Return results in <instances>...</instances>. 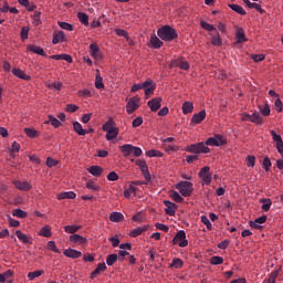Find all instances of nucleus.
<instances>
[{"label":"nucleus","mask_w":283,"mask_h":283,"mask_svg":"<svg viewBox=\"0 0 283 283\" xmlns=\"http://www.w3.org/2000/svg\"><path fill=\"white\" fill-rule=\"evenodd\" d=\"M157 34L161 41H174L175 39H178V32L170 25L159 28Z\"/></svg>","instance_id":"nucleus-1"},{"label":"nucleus","mask_w":283,"mask_h":283,"mask_svg":"<svg viewBox=\"0 0 283 283\" xmlns=\"http://www.w3.org/2000/svg\"><path fill=\"white\" fill-rule=\"evenodd\" d=\"M139 90H145L146 96H150L156 91V84L151 80L145 81L144 83L134 84L130 92H138Z\"/></svg>","instance_id":"nucleus-2"},{"label":"nucleus","mask_w":283,"mask_h":283,"mask_svg":"<svg viewBox=\"0 0 283 283\" xmlns=\"http://www.w3.org/2000/svg\"><path fill=\"white\" fill-rule=\"evenodd\" d=\"M119 150L122 154H124L125 158L128 156H135V158H138L139 156H143V149L140 147L132 146V144H125L119 147Z\"/></svg>","instance_id":"nucleus-3"},{"label":"nucleus","mask_w":283,"mask_h":283,"mask_svg":"<svg viewBox=\"0 0 283 283\" xmlns=\"http://www.w3.org/2000/svg\"><path fill=\"white\" fill-rule=\"evenodd\" d=\"M176 189H178L181 196L188 198L193 193V184L190 181H180L176 185Z\"/></svg>","instance_id":"nucleus-4"},{"label":"nucleus","mask_w":283,"mask_h":283,"mask_svg":"<svg viewBox=\"0 0 283 283\" xmlns=\"http://www.w3.org/2000/svg\"><path fill=\"white\" fill-rule=\"evenodd\" d=\"M186 151L190 154H209L211 149L205 145V143L192 144L186 148Z\"/></svg>","instance_id":"nucleus-5"},{"label":"nucleus","mask_w":283,"mask_h":283,"mask_svg":"<svg viewBox=\"0 0 283 283\" xmlns=\"http://www.w3.org/2000/svg\"><path fill=\"white\" fill-rule=\"evenodd\" d=\"M172 244H178L180 248H185L189 245V241L187 240V233L185 230H180L172 239Z\"/></svg>","instance_id":"nucleus-6"},{"label":"nucleus","mask_w":283,"mask_h":283,"mask_svg":"<svg viewBox=\"0 0 283 283\" xmlns=\"http://www.w3.org/2000/svg\"><path fill=\"white\" fill-rule=\"evenodd\" d=\"M137 167H139L145 180L149 182L151 180V175L149 174V167L145 160L138 159L136 161Z\"/></svg>","instance_id":"nucleus-7"},{"label":"nucleus","mask_w":283,"mask_h":283,"mask_svg":"<svg viewBox=\"0 0 283 283\" xmlns=\"http://www.w3.org/2000/svg\"><path fill=\"white\" fill-rule=\"evenodd\" d=\"M211 168L209 166H205L199 171V177L202 180V185H211V174L209 172Z\"/></svg>","instance_id":"nucleus-8"},{"label":"nucleus","mask_w":283,"mask_h":283,"mask_svg":"<svg viewBox=\"0 0 283 283\" xmlns=\"http://www.w3.org/2000/svg\"><path fill=\"white\" fill-rule=\"evenodd\" d=\"M138 103H140V98L132 97L126 105L127 114H134V112H136L137 108L140 107Z\"/></svg>","instance_id":"nucleus-9"},{"label":"nucleus","mask_w":283,"mask_h":283,"mask_svg":"<svg viewBox=\"0 0 283 283\" xmlns=\"http://www.w3.org/2000/svg\"><path fill=\"white\" fill-rule=\"evenodd\" d=\"M163 98L161 97H155L150 101H148L147 105L153 112H158L160 107H163Z\"/></svg>","instance_id":"nucleus-10"},{"label":"nucleus","mask_w":283,"mask_h":283,"mask_svg":"<svg viewBox=\"0 0 283 283\" xmlns=\"http://www.w3.org/2000/svg\"><path fill=\"white\" fill-rule=\"evenodd\" d=\"M174 67H179L180 70H189V62L182 59L172 60L170 62V69L174 70Z\"/></svg>","instance_id":"nucleus-11"},{"label":"nucleus","mask_w":283,"mask_h":283,"mask_svg":"<svg viewBox=\"0 0 283 283\" xmlns=\"http://www.w3.org/2000/svg\"><path fill=\"white\" fill-rule=\"evenodd\" d=\"M13 185L15 189L20 191H30V189H32V184L28 181L13 180Z\"/></svg>","instance_id":"nucleus-12"},{"label":"nucleus","mask_w":283,"mask_h":283,"mask_svg":"<svg viewBox=\"0 0 283 283\" xmlns=\"http://www.w3.org/2000/svg\"><path fill=\"white\" fill-rule=\"evenodd\" d=\"M90 50H91V56L93 59H96V61H101V59H103V55L101 54V48H98V44L92 43L90 45Z\"/></svg>","instance_id":"nucleus-13"},{"label":"nucleus","mask_w":283,"mask_h":283,"mask_svg":"<svg viewBox=\"0 0 283 283\" xmlns=\"http://www.w3.org/2000/svg\"><path fill=\"white\" fill-rule=\"evenodd\" d=\"M165 205V211L167 213V216H176V209H178V206H176V203L169 201V200H165L164 201Z\"/></svg>","instance_id":"nucleus-14"},{"label":"nucleus","mask_w":283,"mask_h":283,"mask_svg":"<svg viewBox=\"0 0 283 283\" xmlns=\"http://www.w3.org/2000/svg\"><path fill=\"white\" fill-rule=\"evenodd\" d=\"M64 255L66 258H71L72 260H78V258H81L83 255V253L78 250H75V249H67V250H64Z\"/></svg>","instance_id":"nucleus-15"},{"label":"nucleus","mask_w":283,"mask_h":283,"mask_svg":"<svg viewBox=\"0 0 283 283\" xmlns=\"http://www.w3.org/2000/svg\"><path fill=\"white\" fill-rule=\"evenodd\" d=\"M243 120H250L251 123H255L256 125H262V115L260 113H254L252 115H245Z\"/></svg>","instance_id":"nucleus-16"},{"label":"nucleus","mask_w":283,"mask_h":283,"mask_svg":"<svg viewBox=\"0 0 283 283\" xmlns=\"http://www.w3.org/2000/svg\"><path fill=\"white\" fill-rule=\"evenodd\" d=\"M70 242L73 244H87V238L81 234H72L70 235Z\"/></svg>","instance_id":"nucleus-17"},{"label":"nucleus","mask_w":283,"mask_h":283,"mask_svg":"<svg viewBox=\"0 0 283 283\" xmlns=\"http://www.w3.org/2000/svg\"><path fill=\"white\" fill-rule=\"evenodd\" d=\"M205 118H207V112L200 111L199 113H197L192 116L191 123H193L195 125H200V123H202V120H205Z\"/></svg>","instance_id":"nucleus-18"},{"label":"nucleus","mask_w":283,"mask_h":283,"mask_svg":"<svg viewBox=\"0 0 283 283\" xmlns=\"http://www.w3.org/2000/svg\"><path fill=\"white\" fill-rule=\"evenodd\" d=\"M28 52H33V54H39L40 56H48L45 51L41 46H36L35 44H29L27 46Z\"/></svg>","instance_id":"nucleus-19"},{"label":"nucleus","mask_w":283,"mask_h":283,"mask_svg":"<svg viewBox=\"0 0 283 283\" xmlns=\"http://www.w3.org/2000/svg\"><path fill=\"white\" fill-rule=\"evenodd\" d=\"M12 74L14 76H17L18 78H22V81H31L32 80V77L30 75L25 74V72L21 69H13Z\"/></svg>","instance_id":"nucleus-20"},{"label":"nucleus","mask_w":283,"mask_h":283,"mask_svg":"<svg viewBox=\"0 0 283 283\" xmlns=\"http://www.w3.org/2000/svg\"><path fill=\"white\" fill-rule=\"evenodd\" d=\"M264 222H266V216L259 217L254 221H251L250 227L251 229H262L260 224H264Z\"/></svg>","instance_id":"nucleus-21"},{"label":"nucleus","mask_w":283,"mask_h":283,"mask_svg":"<svg viewBox=\"0 0 283 283\" xmlns=\"http://www.w3.org/2000/svg\"><path fill=\"white\" fill-rule=\"evenodd\" d=\"M63 41H65V32L63 31L55 32L52 40L53 45L63 43Z\"/></svg>","instance_id":"nucleus-22"},{"label":"nucleus","mask_w":283,"mask_h":283,"mask_svg":"<svg viewBox=\"0 0 283 283\" xmlns=\"http://www.w3.org/2000/svg\"><path fill=\"white\" fill-rule=\"evenodd\" d=\"M147 229H149V226L136 228L130 231L129 235H130V238H138V235H142L143 233H145V231H147Z\"/></svg>","instance_id":"nucleus-23"},{"label":"nucleus","mask_w":283,"mask_h":283,"mask_svg":"<svg viewBox=\"0 0 283 283\" xmlns=\"http://www.w3.org/2000/svg\"><path fill=\"white\" fill-rule=\"evenodd\" d=\"M103 271H107V265L105 263H98L97 268L92 272L91 279L94 280L96 275H101Z\"/></svg>","instance_id":"nucleus-24"},{"label":"nucleus","mask_w":283,"mask_h":283,"mask_svg":"<svg viewBox=\"0 0 283 283\" xmlns=\"http://www.w3.org/2000/svg\"><path fill=\"white\" fill-rule=\"evenodd\" d=\"M243 3H245L248 8L256 10L258 12H260V14H264V9H262V6H260L259 3L250 2V0H243Z\"/></svg>","instance_id":"nucleus-25"},{"label":"nucleus","mask_w":283,"mask_h":283,"mask_svg":"<svg viewBox=\"0 0 283 283\" xmlns=\"http://www.w3.org/2000/svg\"><path fill=\"white\" fill-rule=\"evenodd\" d=\"M150 44L155 50H160V48H163V41L156 36V34L150 36Z\"/></svg>","instance_id":"nucleus-26"},{"label":"nucleus","mask_w":283,"mask_h":283,"mask_svg":"<svg viewBox=\"0 0 283 283\" xmlns=\"http://www.w3.org/2000/svg\"><path fill=\"white\" fill-rule=\"evenodd\" d=\"M75 198L74 191L62 192L57 196V200H74Z\"/></svg>","instance_id":"nucleus-27"},{"label":"nucleus","mask_w":283,"mask_h":283,"mask_svg":"<svg viewBox=\"0 0 283 283\" xmlns=\"http://www.w3.org/2000/svg\"><path fill=\"white\" fill-rule=\"evenodd\" d=\"M15 235H17L18 240L23 242V244H31L30 237H28V234L23 233L21 230H17Z\"/></svg>","instance_id":"nucleus-28"},{"label":"nucleus","mask_w":283,"mask_h":283,"mask_svg":"<svg viewBox=\"0 0 283 283\" xmlns=\"http://www.w3.org/2000/svg\"><path fill=\"white\" fill-rule=\"evenodd\" d=\"M211 43L216 46L222 45V38H220V33L217 31L214 33H210Z\"/></svg>","instance_id":"nucleus-29"},{"label":"nucleus","mask_w":283,"mask_h":283,"mask_svg":"<svg viewBox=\"0 0 283 283\" xmlns=\"http://www.w3.org/2000/svg\"><path fill=\"white\" fill-rule=\"evenodd\" d=\"M88 174H92V176H95L96 178H98V176L103 175V167H101V166H91L88 168Z\"/></svg>","instance_id":"nucleus-30"},{"label":"nucleus","mask_w":283,"mask_h":283,"mask_svg":"<svg viewBox=\"0 0 283 283\" xmlns=\"http://www.w3.org/2000/svg\"><path fill=\"white\" fill-rule=\"evenodd\" d=\"M260 202L262 205L261 207L262 211L266 212L271 210V206L273 205V201L271 199L262 198L260 199Z\"/></svg>","instance_id":"nucleus-31"},{"label":"nucleus","mask_w":283,"mask_h":283,"mask_svg":"<svg viewBox=\"0 0 283 283\" xmlns=\"http://www.w3.org/2000/svg\"><path fill=\"white\" fill-rule=\"evenodd\" d=\"M230 10H233V12H237V14H241V17H244L247 14V11L244 8L240 7V4H228Z\"/></svg>","instance_id":"nucleus-32"},{"label":"nucleus","mask_w":283,"mask_h":283,"mask_svg":"<svg viewBox=\"0 0 283 283\" xmlns=\"http://www.w3.org/2000/svg\"><path fill=\"white\" fill-rule=\"evenodd\" d=\"M73 129L78 134V136H85V134H87V130L83 129V125L78 122L73 123Z\"/></svg>","instance_id":"nucleus-33"},{"label":"nucleus","mask_w":283,"mask_h":283,"mask_svg":"<svg viewBox=\"0 0 283 283\" xmlns=\"http://www.w3.org/2000/svg\"><path fill=\"white\" fill-rule=\"evenodd\" d=\"M125 216H123L120 212H112L109 216L111 222H123Z\"/></svg>","instance_id":"nucleus-34"},{"label":"nucleus","mask_w":283,"mask_h":283,"mask_svg":"<svg viewBox=\"0 0 283 283\" xmlns=\"http://www.w3.org/2000/svg\"><path fill=\"white\" fill-rule=\"evenodd\" d=\"M200 25L203 30H207L208 32H210V34H216V32H218V30L214 29L213 25L208 23L207 21H201Z\"/></svg>","instance_id":"nucleus-35"},{"label":"nucleus","mask_w":283,"mask_h":283,"mask_svg":"<svg viewBox=\"0 0 283 283\" xmlns=\"http://www.w3.org/2000/svg\"><path fill=\"white\" fill-rule=\"evenodd\" d=\"M191 112H193V103H191V102H185V103L182 104V113H184L185 115H187V114H191Z\"/></svg>","instance_id":"nucleus-36"},{"label":"nucleus","mask_w":283,"mask_h":283,"mask_svg":"<svg viewBox=\"0 0 283 283\" xmlns=\"http://www.w3.org/2000/svg\"><path fill=\"white\" fill-rule=\"evenodd\" d=\"M77 19L83 25H90V17L86 13L78 12Z\"/></svg>","instance_id":"nucleus-37"},{"label":"nucleus","mask_w":283,"mask_h":283,"mask_svg":"<svg viewBox=\"0 0 283 283\" xmlns=\"http://www.w3.org/2000/svg\"><path fill=\"white\" fill-rule=\"evenodd\" d=\"M118 262V254H109L106 258V264L107 266H114Z\"/></svg>","instance_id":"nucleus-38"},{"label":"nucleus","mask_w":283,"mask_h":283,"mask_svg":"<svg viewBox=\"0 0 283 283\" xmlns=\"http://www.w3.org/2000/svg\"><path fill=\"white\" fill-rule=\"evenodd\" d=\"M118 132H119L118 127H115L112 130H108L105 136L106 140H114V138L118 136Z\"/></svg>","instance_id":"nucleus-39"},{"label":"nucleus","mask_w":283,"mask_h":283,"mask_svg":"<svg viewBox=\"0 0 283 283\" xmlns=\"http://www.w3.org/2000/svg\"><path fill=\"white\" fill-rule=\"evenodd\" d=\"M86 189H90L91 191H101V186L96 185L94 180H88L86 182Z\"/></svg>","instance_id":"nucleus-40"},{"label":"nucleus","mask_w":283,"mask_h":283,"mask_svg":"<svg viewBox=\"0 0 283 283\" xmlns=\"http://www.w3.org/2000/svg\"><path fill=\"white\" fill-rule=\"evenodd\" d=\"M146 156H148V158H163V153L159 150L150 149L146 151Z\"/></svg>","instance_id":"nucleus-41"},{"label":"nucleus","mask_w":283,"mask_h":283,"mask_svg":"<svg viewBox=\"0 0 283 283\" xmlns=\"http://www.w3.org/2000/svg\"><path fill=\"white\" fill-rule=\"evenodd\" d=\"M80 229H81V226H66V227H64L65 233H71L72 235H74L76 233V231H78Z\"/></svg>","instance_id":"nucleus-42"},{"label":"nucleus","mask_w":283,"mask_h":283,"mask_svg":"<svg viewBox=\"0 0 283 283\" xmlns=\"http://www.w3.org/2000/svg\"><path fill=\"white\" fill-rule=\"evenodd\" d=\"M182 260L181 259H178V258H175L172 259V262L170 263V269H182Z\"/></svg>","instance_id":"nucleus-43"},{"label":"nucleus","mask_w":283,"mask_h":283,"mask_svg":"<svg viewBox=\"0 0 283 283\" xmlns=\"http://www.w3.org/2000/svg\"><path fill=\"white\" fill-rule=\"evenodd\" d=\"M49 90H55V92H61L63 88V83L61 82H53L51 84H48Z\"/></svg>","instance_id":"nucleus-44"},{"label":"nucleus","mask_w":283,"mask_h":283,"mask_svg":"<svg viewBox=\"0 0 283 283\" xmlns=\"http://www.w3.org/2000/svg\"><path fill=\"white\" fill-rule=\"evenodd\" d=\"M40 235H43V238H52V230L49 226H45L40 230Z\"/></svg>","instance_id":"nucleus-45"},{"label":"nucleus","mask_w":283,"mask_h":283,"mask_svg":"<svg viewBox=\"0 0 283 283\" xmlns=\"http://www.w3.org/2000/svg\"><path fill=\"white\" fill-rule=\"evenodd\" d=\"M95 87L96 90H103L105 87V84L103 83V77L101 74H97L95 77Z\"/></svg>","instance_id":"nucleus-46"},{"label":"nucleus","mask_w":283,"mask_h":283,"mask_svg":"<svg viewBox=\"0 0 283 283\" xmlns=\"http://www.w3.org/2000/svg\"><path fill=\"white\" fill-rule=\"evenodd\" d=\"M12 216H14L15 218H28V212L21 210V209H14L12 210Z\"/></svg>","instance_id":"nucleus-47"},{"label":"nucleus","mask_w":283,"mask_h":283,"mask_svg":"<svg viewBox=\"0 0 283 283\" xmlns=\"http://www.w3.org/2000/svg\"><path fill=\"white\" fill-rule=\"evenodd\" d=\"M116 127H114V120H108V122H106L104 125H103V127H102V129H103V132H106V134L108 133V132H111V130H113V129H115Z\"/></svg>","instance_id":"nucleus-48"},{"label":"nucleus","mask_w":283,"mask_h":283,"mask_svg":"<svg viewBox=\"0 0 283 283\" xmlns=\"http://www.w3.org/2000/svg\"><path fill=\"white\" fill-rule=\"evenodd\" d=\"M170 198H172V200L175 201V202H184V198H182V196H180V193L178 192V191H171L170 192Z\"/></svg>","instance_id":"nucleus-49"},{"label":"nucleus","mask_w":283,"mask_h":283,"mask_svg":"<svg viewBox=\"0 0 283 283\" xmlns=\"http://www.w3.org/2000/svg\"><path fill=\"white\" fill-rule=\"evenodd\" d=\"M46 123H51L52 127H61V120H59L56 117L49 115V120Z\"/></svg>","instance_id":"nucleus-50"},{"label":"nucleus","mask_w":283,"mask_h":283,"mask_svg":"<svg viewBox=\"0 0 283 283\" xmlns=\"http://www.w3.org/2000/svg\"><path fill=\"white\" fill-rule=\"evenodd\" d=\"M24 133L29 138H36V136H39V132L33 128H24Z\"/></svg>","instance_id":"nucleus-51"},{"label":"nucleus","mask_w":283,"mask_h":283,"mask_svg":"<svg viewBox=\"0 0 283 283\" xmlns=\"http://www.w3.org/2000/svg\"><path fill=\"white\" fill-rule=\"evenodd\" d=\"M44 271L40 270V271H34V272H30L28 274L29 280L32 282V280H34L35 277H41V275H43Z\"/></svg>","instance_id":"nucleus-52"},{"label":"nucleus","mask_w":283,"mask_h":283,"mask_svg":"<svg viewBox=\"0 0 283 283\" xmlns=\"http://www.w3.org/2000/svg\"><path fill=\"white\" fill-rule=\"evenodd\" d=\"M201 222L207 227L208 231H211V229H213V226L211 224V221L207 216H201Z\"/></svg>","instance_id":"nucleus-53"},{"label":"nucleus","mask_w":283,"mask_h":283,"mask_svg":"<svg viewBox=\"0 0 283 283\" xmlns=\"http://www.w3.org/2000/svg\"><path fill=\"white\" fill-rule=\"evenodd\" d=\"M216 143H218V147H222V145H227V140H224V137L222 135L217 134L213 136Z\"/></svg>","instance_id":"nucleus-54"},{"label":"nucleus","mask_w":283,"mask_h":283,"mask_svg":"<svg viewBox=\"0 0 283 283\" xmlns=\"http://www.w3.org/2000/svg\"><path fill=\"white\" fill-rule=\"evenodd\" d=\"M20 149H21V146L19 145V143L13 142L11 150H10L11 158H14V153L20 151Z\"/></svg>","instance_id":"nucleus-55"},{"label":"nucleus","mask_w":283,"mask_h":283,"mask_svg":"<svg viewBox=\"0 0 283 283\" xmlns=\"http://www.w3.org/2000/svg\"><path fill=\"white\" fill-rule=\"evenodd\" d=\"M277 275H280V270L271 272L266 283H275V280H277Z\"/></svg>","instance_id":"nucleus-56"},{"label":"nucleus","mask_w":283,"mask_h":283,"mask_svg":"<svg viewBox=\"0 0 283 283\" xmlns=\"http://www.w3.org/2000/svg\"><path fill=\"white\" fill-rule=\"evenodd\" d=\"M57 25H60V28H62V30H67L69 32H72L74 30V28L72 27V24L67 23V22H57Z\"/></svg>","instance_id":"nucleus-57"},{"label":"nucleus","mask_w":283,"mask_h":283,"mask_svg":"<svg viewBox=\"0 0 283 283\" xmlns=\"http://www.w3.org/2000/svg\"><path fill=\"white\" fill-rule=\"evenodd\" d=\"M132 193L136 195V187L129 186L127 190L124 191V197L125 198H130Z\"/></svg>","instance_id":"nucleus-58"},{"label":"nucleus","mask_w":283,"mask_h":283,"mask_svg":"<svg viewBox=\"0 0 283 283\" xmlns=\"http://www.w3.org/2000/svg\"><path fill=\"white\" fill-rule=\"evenodd\" d=\"M223 262H224V259L222 256H212L210 259V264H213V265L223 264Z\"/></svg>","instance_id":"nucleus-59"},{"label":"nucleus","mask_w":283,"mask_h":283,"mask_svg":"<svg viewBox=\"0 0 283 283\" xmlns=\"http://www.w3.org/2000/svg\"><path fill=\"white\" fill-rule=\"evenodd\" d=\"M48 249L54 253H61V250L56 248V243L54 241L48 242Z\"/></svg>","instance_id":"nucleus-60"},{"label":"nucleus","mask_w":283,"mask_h":283,"mask_svg":"<svg viewBox=\"0 0 283 283\" xmlns=\"http://www.w3.org/2000/svg\"><path fill=\"white\" fill-rule=\"evenodd\" d=\"M260 112L263 116H271V107L269 104H265L263 107H260Z\"/></svg>","instance_id":"nucleus-61"},{"label":"nucleus","mask_w":283,"mask_h":283,"mask_svg":"<svg viewBox=\"0 0 283 283\" xmlns=\"http://www.w3.org/2000/svg\"><path fill=\"white\" fill-rule=\"evenodd\" d=\"M29 32H30V27H22V29H21L22 41H25L28 39Z\"/></svg>","instance_id":"nucleus-62"},{"label":"nucleus","mask_w":283,"mask_h":283,"mask_svg":"<svg viewBox=\"0 0 283 283\" xmlns=\"http://www.w3.org/2000/svg\"><path fill=\"white\" fill-rule=\"evenodd\" d=\"M134 222H138L139 224L144 222L145 217H143V213L137 212L135 216H133Z\"/></svg>","instance_id":"nucleus-63"},{"label":"nucleus","mask_w":283,"mask_h":283,"mask_svg":"<svg viewBox=\"0 0 283 283\" xmlns=\"http://www.w3.org/2000/svg\"><path fill=\"white\" fill-rule=\"evenodd\" d=\"M107 180H109L111 182H116V180H118V174H116V171H111L107 175Z\"/></svg>","instance_id":"nucleus-64"}]
</instances>
